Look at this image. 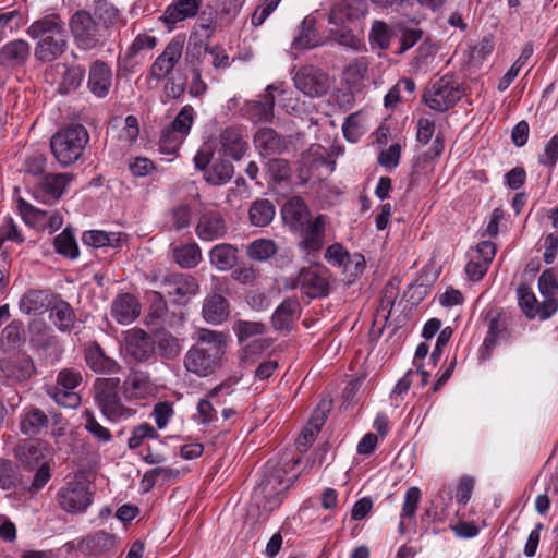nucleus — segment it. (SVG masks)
Listing matches in <instances>:
<instances>
[{
	"label": "nucleus",
	"instance_id": "obj_10",
	"mask_svg": "<svg viewBox=\"0 0 558 558\" xmlns=\"http://www.w3.org/2000/svg\"><path fill=\"white\" fill-rule=\"evenodd\" d=\"M69 26L74 41L80 49L92 50L99 45L98 24L88 11H76L71 16Z\"/></svg>",
	"mask_w": 558,
	"mask_h": 558
},
{
	"label": "nucleus",
	"instance_id": "obj_18",
	"mask_svg": "<svg viewBox=\"0 0 558 558\" xmlns=\"http://www.w3.org/2000/svg\"><path fill=\"white\" fill-rule=\"evenodd\" d=\"M253 143L262 157L280 155L289 147L288 140L271 128L259 129L253 137Z\"/></svg>",
	"mask_w": 558,
	"mask_h": 558
},
{
	"label": "nucleus",
	"instance_id": "obj_14",
	"mask_svg": "<svg viewBox=\"0 0 558 558\" xmlns=\"http://www.w3.org/2000/svg\"><path fill=\"white\" fill-rule=\"evenodd\" d=\"M19 211L25 223L38 229L48 230L50 234L59 230L63 225L61 215L57 213L49 215L47 211L36 208L24 199L19 202Z\"/></svg>",
	"mask_w": 558,
	"mask_h": 558
},
{
	"label": "nucleus",
	"instance_id": "obj_35",
	"mask_svg": "<svg viewBox=\"0 0 558 558\" xmlns=\"http://www.w3.org/2000/svg\"><path fill=\"white\" fill-rule=\"evenodd\" d=\"M238 252V247L232 244H217L209 251V262L217 270L228 271L236 265Z\"/></svg>",
	"mask_w": 558,
	"mask_h": 558
},
{
	"label": "nucleus",
	"instance_id": "obj_57",
	"mask_svg": "<svg viewBox=\"0 0 558 558\" xmlns=\"http://www.w3.org/2000/svg\"><path fill=\"white\" fill-rule=\"evenodd\" d=\"M184 136L174 131L170 125L165 128L160 134V148L167 153H174L182 144Z\"/></svg>",
	"mask_w": 558,
	"mask_h": 558
},
{
	"label": "nucleus",
	"instance_id": "obj_24",
	"mask_svg": "<svg viewBox=\"0 0 558 558\" xmlns=\"http://www.w3.org/2000/svg\"><path fill=\"white\" fill-rule=\"evenodd\" d=\"M112 82V73L107 63L97 60L89 66L87 86L92 94L98 98L108 95Z\"/></svg>",
	"mask_w": 558,
	"mask_h": 558
},
{
	"label": "nucleus",
	"instance_id": "obj_4",
	"mask_svg": "<svg viewBox=\"0 0 558 558\" xmlns=\"http://www.w3.org/2000/svg\"><path fill=\"white\" fill-rule=\"evenodd\" d=\"M88 140L86 129L76 124L56 133L51 137L50 148L57 161L66 167L81 157Z\"/></svg>",
	"mask_w": 558,
	"mask_h": 558
},
{
	"label": "nucleus",
	"instance_id": "obj_22",
	"mask_svg": "<svg viewBox=\"0 0 558 558\" xmlns=\"http://www.w3.org/2000/svg\"><path fill=\"white\" fill-rule=\"evenodd\" d=\"M54 296L47 290L31 289L21 296L20 311L27 315L43 314L53 304Z\"/></svg>",
	"mask_w": 558,
	"mask_h": 558
},
{
	"label": "nucleus",
	"instance_id": "obj_12",
	"mask_svg": "<svg viewBox=\"0 0 558 558\" xmlns=\"http://www.w3.org/2000/svg\"><path fill=\"white\" fill-rule=\"evenodd\" d=\"M293 82L300 92L310 97L323 96L329 88L328 75L313 65L301 66L293 74Z\"/></svg>",
	"mask_w": 558,
	"mask_h": 558
},
{
	"label": "nucleus",
	"instance_id": "obj_30",
	"mask_svg": "<svg viewBox=\"0 0 558 558\" xmlns=\"http://www.w3.org/2000/svg\"><path fill=\"white\" fill-rule=\"evenodd\" d=\"M202 313L207 323L221 324L229 316V303L221 294H209L204 299Z\"/></svg>",
	"mask_w": 558,
	"mask_h": 558
},
{
	"label": "nucleus",
	"instance_id": "obj_21",
	"mask_svg": "<svg viewBox=\"0 0 558 558\" xmlns=\"http://www.w3.org/2000/svg\"><path fill=\"white\" fill-rule=\"evenodd\" d=\"M49 452L47 442L41 440L25 441L15 449V457L20 463L27 470H35L40 463L46 461Z\"/></svg>",
	"mask_w": 558,
	"mask_h": 558
},
{
	"label": "nucleus",
	"instance_id": "obj_2",
	"mask_svg": "<svg viewBox=\"0 0 558 558\" xmlns=\"http://www.w3.org/2000/svg\"><path fill=\"white\" fill-rule=\"evenodd\" d=\"M223 354L222 333L202 329L197 342L184 355V368L198 377L210 376L221 367Z\"/></svg>",
	"mask_w": 558,
	"mask_h": 558
},
{
	"label": "nucleus",
	"instance_id": "obj_56",
	"mask_svg": "<svg viewBox=\"0 0 558 558\" xmlns=\"http://www.w3.org/2000/svg\"><path fill=\"white\" fill-rule=\"evenodd\" d=\"M85 429L93 435V437L100 442H109L112 439L110 430L104 427L94 416V414L86 410L84 413Z\"/></svg>",
	"mask_w": 558,
	"mask_h": 558
},
{
	"label": "nucleus",
	"instance_id": "obj_16",
	"mask_svg": "<svg viewBox=\"0 0 558 558\" xmlns=\"http://www.w3.org/2000/svg\"><path fill=\"white\" fill-rule=\"evenodd\" d=\"M195 231L202 241H215L227 234L228 227L219 211L206 210L201 214Z\"/></svg>",
	"mask_w": 558,
	"mask_h": 558
},
{
	"label": "nucleus",
	"instance_id": "obj_13",
	"mask_svg": "<svg viewBox=\"0 0 558 558\" xmlns=\"http://www.w3.org/2000/svg\"><path fill=\"white\" fill-rule=\"evenodd\" d=\"M124 350L135 362H147L156 351V341L143 329L133 328L124 332Z\"/></svg>",
	"mask_w": 558,
	"mask_h": 558
},
{
	"label": "nucleus",
	"instance_id": "obj_23",
	"mask_svg": "<svg viewBox=\"0 0 558 558\" xmlns=\"http://www.w3.org/2000/svg\"><path fill=\"white\" fill-rule=\"evenodd\" d=\"M31 56V46L24 39H14L0 48V65L4 68L23 66Z\"/></svg>",
	"mask_w": 558,
	"mask_h": 558
},
{
	"label": "nucleus",
	"instance_id": "obj_36",
	"mask_svg": "<svg viewBox=\"0 0 558 558\" xmlns=\"http://www.w3.org/2000/svg\"><path fill=\"white\" fill-rule=\"evenodd\" d=\"M72 177L69 173L48 174L39 183V191L43 194L44 202L59 199Z\"/></svg>",
	"mask_w": 558,
	"mask_h": 558
},
{
	"label": "nucleus",
	"instance_id": "obj_50",
	"mask_svg": "<svg viewBox=\"0 0 558 558\" xmlns=\"http://www.w3.org/2000/svg\"><path fill=\"white\" fill-rule=\"evenodd\" d=\"M488 333L484 340L486 347L495 345L498 339H506L508 337V329L505 319L499 316H494L492 313L487 315Z\"/></svg>",
	"mask_w": 558,
	"mask_h": 558
},
{
	"label": "nucleus",
	"instance_id": "obj_6",
	"mask_svg": "<svg viewBox=\"0 0 558 558\" xmlns=\"http://www.w3.org/2000/svg\"><path fill=\"white\" fill-rule=\"evenodd\" d=\"M288 488L289 481H284L282 471L267 465L259 484L254 489L253 498L265 512H270L281 505Z\"/></svg>",
	"mask_w": 558,
	"mask_h": 558
},
{
	"label": "nucleus",
	"instance_id": "obj_49",
	"mask_svg": "<svg viewBox=\"0 0 558 558\" xmlns=\"http://www.w3.org/2000/svg\"><path fill=\"white\" fill-rule=\"evenodd\" d=\"M240 343H244L253 337L262 336L266 326L260 322L238 320L233 327Z\"/></svg>",
	"mask_w": 558,
	"mask_h": 558
},
{
	"label": "nucleus",
	"instance_id": "obj_42",
	"mask_svg": "<svg viewBox=\"0 0 558 558\" xmlns=\"http://www.w3.org/2000/svg\"><path fill=\"white\" fill-rule=\"evenodd\" d=\"M21 482L22 476L17 466L11 460L0 458V488L14 489Z\"/></svg>",
	"mask_w": 558,
	"mask_h": 558
},
{
	"label": "nucleus",
	"instance_id": "obj_48",
	"mask_svg": "<svg viewBox=\"0 0 558 558\" xmlns=\"http://www.w3.org/2000/svg\"><path fill=\"white\" fill-rule=\"evenodd\" d=\"M47 393L58 404L64 408L75 409L81 403V396L74 389L68 390L63 387L53 386L47 389Z\"/></svg>",
	"mask_w": 558,
	"mask_h": 558
},
{
	"label": "nucleus",
	"instance_id": "obj_25",
	"mask_svg": "<svg viewBox=\"0 0 558 558\" xmlns=\"http://www.w3.org/2000/svg\"><path fill=\"white\" fill-rule=\"evenodd\" d=\"M140 314L141 304L133 294H120L112 302L111 315L121 325L131 324Z\"/></svg>",
	"mask_w": 558,
	"mask_h": 558
},
{
	"label": "nucleus",
	"instance_id": "obj_44",
	"mask_svg": "<svg viewBox=\"0 0 558 558\" xmlns=\"http://www.w3.org/2000/svg\"><path fill=\"white\" fill-rule=\"evenodd\" d=\"M393 36L392 29L383 21H375L372 24L369 32V41L372 47L380 50H386L390 46V40Z\"/></svg>",
	"mask_w": 558,
	"mask_h": 558
},
{
	"label": "nucleus",
	"instance_id": "obj_45",
	"mask_svg": "<svg viewBox=\"0 0 558 558\" xmlns=\"http://www.w3.org/2000/svg\"><path fill=\"white\" fill-rule=\"evenodd\" d=\"M57 253L69 257L76 258L80 254L75 238L69 228H65L53 241Z\"/></svg>",
	"mask_w": 558,
	"mask_h": 558
},
{
	"label": "nucleus",
	"instance_id": "obj_63",
	"mask_svg": "<svg viewBox=\"0 0 558 558\" xmlns=\"http://www.w3.org/2000/svg\"><path fill=\"white\" fill-rule=\"evenodd\" d=\"M51 478V465L50 462L44 461L36 468L33 481L28 490L31 493H37L40 490Z\"/></svg>",
	"mask_w": 558,
	"mask_h": 558
},
{
	"label": "nucleus",
	"instance_id": "obj_51",
	"mask_svg": "<svg viewBox=\"0 0 558 558\" xmlns=\"http://www.w3.org/2000/svg\"><path fill=\"white\" fill-rule=\"evenodd\" d=\"M276 244L271 240L265 239L252 242L246 250V253L250 256V258L259 262L270 258L272 255L276 254Z\"/></svg>",
	"mask_w": 558,
	"mask_h": 558
},
{
	"label": "nucleus",
	"instance_id": "obj_62",
	"mask_svg": "<svg viewBox=\"0 0 558 558\" xmlns=\"http://www.w3.org/2000/svg\"><path fill=\"white\" fill-rule=\"evenodd\" d=\"M350 254L340 243L329 245L325 252V259L332 266L341 267L349 260Z\"/></svg>",
	"mask_w": 558,
	"mask_h": 558
},
{
	"label": "nucleus",
	"instance_id": "obj_40",
	"mask_svg": "<svg viewBox=\"0 0 558 558\" xmlns=\"http://www.w3.org/2000/svg\"><path fill=\"white\" fill-rule=\"evenodd\" d=\"M275 213V206L269 199H258L252 204L248 215L252 225L266 227L272 221Z\"/></svg>",
	"mask_w": 558,
	"mask_h": 558
},
{
	"label": "nucleus",
	"instance_id": "obj_32",
	"mask_svg": "<svg viewBox=\"0 0 558 558\" xmlns=\"http://www.w3.org/2000/svg\"><path fill=\"white\" fill-rule=\"evenodd\" d=\"M275 87L268 85L265 93L259 99L248 104V114L256 122H270L274 118L275 96L272 94Z\"/></svg>",
	"mask_w": 558,
	"mask_h": 558
},
{
	"label": "nucleus",
	"instance_id": "obj_37",
	"mask_svg": "<svg viewBox=\"0 0 558 558\" xmlns=\"http://www.w3.org/2000/svg\"><path fill=\"white\" fill-rule=\"evenodd\" d=\"M49 310L50 317L59 330L68 331L74 326L75 314L68 302L54 296L53 304Z\"/></svg>",
	"mask_w": 558,
	"mask_h": 558
},
{
	"label": "nucleus",
	"instance_id": "obj_55",
	"mask_svg": "<svg viewBox=\"0 0 558 558\" xmlns=\"http://www.w3.org/2000/svg\"><path fill=\"white\" fill-rule=\"evenodd\" d=\"M215 405H218L217 399L208 397V393L198 401L197 414L202 424L209 425L219 421Z\"/></svg>",
	"mask_w": 558,
	"mask_h": 558
},
{
	"label": "nucleus",
	"instance_id": "obj_34",
	"mask_svg": "<svg viewBox=\"0 0 558 558\" xmlns=\"http://www.w3.org/2000/svg\"><path fill=\"white\" fill-rule=\"evenodd\" d=\"M47 425V414L36 407L25 409L20 418V430L26 436H36L41 434Z\"/></svg>",
	"mask_w": 558,
	"mask_h": 558
},
{
	"label": "nucleus",
	"instance_id": "obj_1",
	"mask_svg": "<svg viewBox=\"0 0 558 558\" xmlns=\"http://www.w3.org/2000/svg\"><path fill=\"white\" fill-rule=\"evenodd\" d=\"M26 34L37 40L34 54L43 63L59 59L68 48V35L64 23L58 14L46 15L34 21Z\"/></svg>",
	"mask_w": 558,
	"mask_h": 558
},
{
	"label": "nucleus",
	"instance_id": "obj_28",
	"mask_svg": "<svg viewBox=\"0 0 558 558\" xmlns=\"http://www.w3.org/2000/svg\"><path fill=\"white\" fill-rule=\"evenodd\" d=\"M116 536L105 532L98 531L83 537L78 542V549L85 555L98 556L109 553L114 548Z\"/></svg>",
	"mask_w": 558,
	"mask_h": 558
},
{
	"label": "nucleus",
	"instance_id": "obj_41",
	"mask_svg": "<svg viewBox=\"0 0 558 558\" xmlns=\"http://www.w3.org/2000/svg\"><path fill=\"white\" fill-rule=\"evenodd\" d=\"M315 20L306 16L300 26L298 35L292 41V48L296 50L310 49L318 45L314 31Z\"/></svg>",
	"mask_w": 558,
	"mask_h": 558
},
{
	"label": "nucleus",
	"instance_id": "obj_43",
	"mask_svg": "<svg viewBox=\"0 0 558 558\" xmlns=\"http://www.w3.org/2000/svg\"><path fill=\"white\" fill-rule=\"evenodd\" d=\"M94 15L105 27L114 25L119 20V9L109 0H94Z\"/></svg>",
	"mask_w": 558,
	"mask_h": 558
},
{
	"label": "nucleus",
	"instance_id": "obj_29",
	"mask_svg": "<svg viewBox=\"0 0 558 558\" xmlns=\"http://www.w3.org/2000/svg\"><path fill=\"white\" fill-rule=\"evenodd\" d=\"M203 0H173L165 10L162 21L175 24L197 14Z\"/></svg>",
	"mask_w": 558,
	"mask_h": 558
},
{
	"label": "nucleus",
	"instance_id": "obj_3",
	"mask_svg": "<svg viewBox=\"0 0 558 558\" xmlns=\"http://www.w3.org/2000/svg\"><path fill=\"white\" fill-rule=\"evenodd\" d=\"M121 381L118 377L97 378L94 383L95 401L99 410L111 422L131 417L135 411L125 407L120 398Z\"/></svg>",
	"mask_w": 558,
	"mask_h": 558
},
{
	"label": "nucleus",
	"instance_id": "obj_58",
	"mask_svg": "<svg viewBox=\"0 0 558 558\" xmlns=\"http://www.w3.org/2000/svg\"><path fill=\"white\" fill-rule=\"evenodd\" d=\"M158 433L150 424L143 423L133 429L132 435L129 438L128 445L131 449H136L143 444L145 439H156L158 438Z\"/></svg>",
	"mask_w": 558,
	"mask_h": 558
},
{
	"label": "nucleus",
	"instance_id": "obj_31",
	"mask_svg": "<svg viewBox=\"0 0 558 558\" xmlns=\"http://www.w3.org/2000/svg\"><path fill=\"white\" fill-rule=\"evenodd\" d=\"M1 372L7 378L13 381H22L32 377L35 372V366L31 357L17 356L2 361Z\"/></svg>",
	"mask_w": 558,
	"mask_h": 558
},
{
	"label": "nucleus",
	"instance_id": "obj_26",
	"mask_svg": "<svg viewBox=\"0 0 558 558\" xmlns=\"http://www.w3.org/2000/svg\"><path fill=\"white\" fill-rule=\"evenodd\" d=\"M282 219L291 230H298L299 227L313 219L306 203L300 196L288 199L281 209Z\"/></svg>",
	"mask_w": 558,
	"mask_h": 558
},
{
	"label": "nucleus",
	"instance_id": "obj_60",
	"mask_svg": "<svg viewBox=\"0 0 558 558\" xmlns=\"http://www.w3.org/2000/svg\"><path fill=\"white\" fill-rule=\"evenodd\" d=\"M270 347L266 339H256L247 343L240 352V359L244 363H253L255 359Z\"/></svg>",
	"mask_w": 558,
	"mask_h": 558
},
{
	"label": "nucleus",
	"instance_id": "obj_15",
	"mask_svg": "<svg viewBox=\"0 0 558 558\" xmlns=\"http://www.w3.org/2000/svg\"><path fill=\"white\" fill-rule=\"evenodd\" d=\"M298 286L310 298L325 296L329 293L327 270L320 268H303L298 276Z\"/></svg>",
	"mask_w": 558,
	"mask_h": 558
},
{
	"label": "nucleus",
	"instance_id": "obj_39",
	"mask_svg": "<svg viewBox=\"0 0 558 558\" xmlns=\"http://www.w3.org/2000/svg\"><path fill=\"white\" fill-rule=\"evenodd\" d=\"M172 257L181 268H194L202 260L201 248L196 243L177 246L172 250Z\"/></svg>",
	"mask_w": 558,
	"mask_h": 558
},
{
	"label": "nucleus",
	"instance_id": "obj_59",
	"mask_svg": "<svg viewBox=\"0 0 558 558\" xmlns=\"http://www.w3.org/2000/svg\"><path fill=\"white\" fill-rule=\"evenodd\" d=\"M157 38L148 34H140L128 48L126 58L133 59L144 50H151L157 46Z\"/></svg>",
	"mask_w": 558,
	"mask_h": 558
},
{
	"label": "nucleus",
	"instance_id": "obj_19",
	"mask_svg": "<svg viewBox=\"0 0 558 558\" xmlns=\"http://www.w3.org/2000/svg\"><path fill=\"white\" fill-rule=\"evenodd\" d=\"M84 357L87 366L97 374L110 375L121 369L119 363L109 357L97 342L85 345Z\"/></svg>",
	"mask_w": 558,
	"mask_h": 558
},
{
	"label": "nucleus",
	"instance_id": "obj_17",
	"mask_svg": "<svg viewBox=\"0 0 558 558\" xmlns=\"http://www.w3.org/2000/svg\"><path fill=\"white\" fill-rule=\"evenodd\" d=\"M159 288L165 294L179 299L195 295L198 292V283L195 278L180 272L165 276L159 283Z\"/></svg>",
	"mask_w": 558,
	"mask_h": 558
},
{
	"label": "nucleus",
	"instance_id": "obj_64",
	"mask_svg": "<svg viewBox=\"0 0 558 558\" xmlns=\"http://www.w3.org/2000/svg\"><path fill=\"white\" fill-rule=\"evenodd\" d=\"M140 134L137 119L134 116H128L124 119V126L121 129L119 140L123 145L133 144Z\"/></svg>",
	"mask_w": 558,
	"mask_h": 558
},
{
	"label": "nucleus",
	"instance_id": "obj_9",
	"mask_svg": "<svg viewBox=\"0 0 558 558\" xmlns=\"http://www.w3.org/2000/svg\"><path fill=\"white\" fill-rule=\"evenodd\" d=\"M460 98L459 84L451 76H442L435 81L423 95L424 102L439 112L452 108Z\"/></svg>",
	"mask_w": 558,
	"mask_h": 558
},
{
	"label": "nucleus",
	"instance_id": "obj_5",
	"mask_svg": "<svg viewBox=\"0 0 558 558\" xmlns=\"http://www.w3.org/2000/svg\"><path fill=\"white\" fill-rule=\"evenodd\" d=\"M195 168L201 170L204 179L211 185H225L234 174L233 165L223 159L222 155L216 156L213 144L205 143L201 146L194 157Z\"/></svg>",
	"mask_w": 558,
	"mask_h": 558
},
{
	"label": "nucleus",
	"instance_id": "obj_38",
	"mask_svg": "<svg viewBox=\"0 0 558 558\" xmlns=\"http://www.w3.org/2000/svg\"><path fill=\"white\" fill-rule=\"evenodd\" d=\"M327 411L328 410L320 408L314 411L308 424L303 428L299 438L296 439V445L300 449L306 450L308 446L314 441L316 435L325 423Z\"/></svg>",
	"mask_w": 558,
	"mask_h": 558
},
{
	"label": "nucleus",
	"instance_id": "obj_47",
	"mask_svg": "<svg viewBox=\"0 0 558 558\" xmlns=\"http://www.w3.org/2000/svg\"><path fill=\"white\" fill-rule=\"evenodd\" d=\"M84 76V68L80 65L66 68L59 85V92L62 94H69L76 90L81 86Z\"/></svg>",
	"mask_w": 558,
	"mask_h": 558
},
{
	"label": "nucleus",
	"instance_id": "obj_33",
	"mask_svg": "<svg viewBox=\"0 0 558 558\" xmlns=\"http://www.w3.org/2000/svg\"><path fill=\"white\" fill-rule=\"evenodd\" d=\"M300 304L296 300H284L275 311L271 317V324L275 330H291L294 320L299 316Z\"/></svg>",
	"mask_w": 558,
	"mask_h": 558
},
{
	"label": "nucleus",
	"instance_id": "obj_53",
	"mask_svg": "<svg viewBox=\"0 0 558 558\" xmlns=\"http://www.w3.org/2000/svg\"><path fill=\"white\" fill-rule=\"evenodd\" d=\"M195 111L190 105H185L177 114L170 126L184 137L189 134L194 122Z\"/></svg>",
	"mask_w": 558,
	"mask_h": 558
},
{
	"label": "nucleus",
	"instance_id": "obj_20",
	"mask_svg": "<svg viewBox=\"0 0 558 558\" xmlns=\"http://www.w3.org/2000/svg\"><path fill=\"white\" fill-rule=\"evenodd\" d=\"M218 155L229 156L233 160H240L245 155L248 144L242 132L235 128H227L219 134Z\"/></svg>",
	"mask_w": 558,
	"mask_h": 558
},
{
	"label": "nucleus",
	"instance_id": "obj_11",
	"mask_svg": "<svg viewBox=\"0 0 558 558\" xmlns=\"http://www.w3.org/2000/svg\"><path fill=\"white\" fill-rule=\"evenodd\" d=\"M183 49L184 40L180 37L172 38L150 65V76L158 82L169 77L180 62Z\"/></svg>",
	"mask_w": 558,
	"mask_h": 558
},
{
	"label": "nucleus",
	"instance_id": "obj_54",
	"mask_svg": "<svg viewBox=\"0 0 558 558\" xmlns=\"http://www.w3.org/2000/svg\"><path fill=\"white\" fill-rule=\"evenodd\" d=\"M519 305L529 318L537 316V299L530 288L525 284L519 286L518 290Z\"/></svg>",
	"mask_w": 558,
	"mask_h": 558
},
{
	"label": "nucleus",
	"instance_id": "obj_46",
	"mask_svg": "<svg viewBox=\"0 0 558 558\" xmlns=\"http://www.w3.org/2000/svg\"><path fill=\"white\" fill-rule=\"evenodd\" d=\"M156 345L160 355L168 360L175 359L182 351L180 339L167 331L158 335Z\"/></svg>",
	"mask_w": 558,
	"mask_h": 558
},
{
	"label": "nucleus",
	"instance_id": "obj_61",
	"mask_svg": "<svg viewBox=\"0 0 558 558\" xmlns=\"http://www.w3.org/2000/svg\"><path fill=\"white\" fill-rule=\"evenodd\" d=\"M365 266V258L362 254L354 253L350 255L349 260H347L343 266V271L348 276V282H352L360 277L363 274Z\"/></svg>",
	"mask_w": 558,
	"mask_h": 558
},
{
	"label": "nucleus",
	"instance_id": "obj_7",
	"mask_svg": "<svg viewBox=\"0 0 558 558\" xmlns=\"http://www.w3.org/2000/svg\"><path fill=\"white\" fill-rule=\"evenodd\" d=\"M60 508L69 513H84L93 502V493L83 474L69 477L57 493Z\"/></svg>",
	"mask_w": 558,
	"mask_h": 558
},
{
	"label": "nucleus",
	"instance_id": "obj_52",
	"mask_svg": "<svg viewBox=\"0 0 558 558\" xmlns=\"http://www.w3.org/2000/svg\"><path fill=\"white\" fill-rule=\"evenodd\" d=\"M267 173L275 182H288L291 179L292 170L288 160L281 158L270 159L266 163Z\"/></svg>",
	"mask_w": 558,
	"mask_h": 558
},
{
	"label": "nucleus",
	"instance_id": "obj_27",
	"mask_svg": "<svg viewBox=\"0 0 558 558\" xmlns=\"http://www.w3.org/2000/svg\"><path fill=\"white\" fill-rule=\"evenodd\" d=\"M123 393L128 399H145L154 396L155 385L144 372L131 373L123 383Z\"/></svg>",
	"mask_w": 558,
	"mask_h": 558
},
{
	"label": "nucleus",
	"instance_id": "obj_8",
	"mask_svg": "<svg viewBox=\"0 0 558 558\" xmlns=\"http://www.w3.org/2000/svg\"><path fill=\"white\" fill-rule=\"evenodd\" d=\"M328 220L326 215L319 214L313 219L307 220V222L299 227L298 230H294L299 232L298 250L307 260L318 257L323 250L326 241Z\"/></svg>",
	"mask_w": 558,
	"mask_h": 558
}]
</instances>
